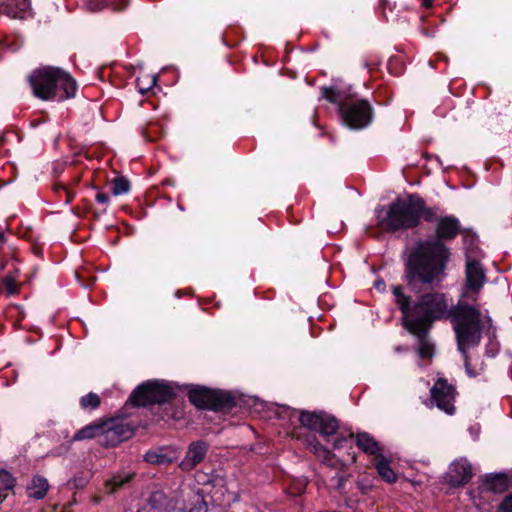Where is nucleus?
<instances>
[{"instance_id": "1", "label": "nucleus", "mask_w": 512, "mask_h": 512, "mask_svg": "<svg viewBox=\"0 0 512 512\" xmlns=\"http://www.w3.org/2000/svg\"><path fill=\"white\" fill-rule=\"evenodd\" d=\"M394 302L401 311L403 326L417 338L426 335L436 320L450 319L456 336L458 348L464 351L465 346H476L481 340L480 311L460 300L456 306L440 292H429L412 302L401 285L391 289Z\"/></svg>"}, {"instance_id": "2", "label": "nucleus", "mask_w": 512, "mask_h": 512, "mask_svg": "<svg viewBox=\"0 0 512 512\" xmlns=\"http://www.w3.org/2000/svg\"><path fill=\"white\" fill-rule=\"evenodd\" d=\"M432 222H436V237L417 241L405 260L404 278L414 292L422 286L435 287L443 280L450 257L444 241L454 239L460 232V222L452 215L438 217L436 211Z\"/></svg>"}, {"instance_id": "3", "label": "nucleus", "mask_w": 512, "mask_h": 512, "mask_svg": "<svg viewBox=\"0 0 512 512\" xmlns=\"http://www.w3.org/2000/svg\"><path fill=\"white\" fill-rule=\"evenodd\" d=\"M435 217L436 210L427 207L417 195H410L406 200H397L387 208L377 210L378 224L389 232L411 229L419 225L421 218L432 222Z\"/></svg>"}, {"instance_id": "4", "label": "nucleus", "mask_w": 512, "mask_h": 512, "mask_svg": "<svg viewBox=\"0 0 512 512\" xmlns=\"http://www.w3.org/2000/svg\"><path fill=\"white\" fill-rule=\"evenodd\" d=\"M27 80L33 95L43 101L61 102L76 95L75 79L58 67L45 66L34 69Z\"/></svg>"}, {"instance_id": "5", "label": "nucleus", "mask_w": 512, "mask_h": 512, "mask_svg": "<svg viewBox=\"0 0 512 512\" xmlns=\"http://www.w3.org/2000/svg\"><path fill=\"white\" fill-rule=\"evenodd\" d=\"M322 96L338 105L341 120L349 128L362 129L371 123L373 110L367 100H346L343 93L327 87L322 88Z\"/></svg>"}, {"instance_id": "6", "label": "nucleus", "mask_w": 512, "mask_h": 512, "mask_svg": "<svg viewBox=\"0 0 512 512\" xmlns=\"http://www.w3.org/2000/svg\"><path fill=\"white\" fill-rule=\"evenodd\" d=\"M299 421L303 427L319 432L327 440L330 436L336 434L332 444L335 450L352 447L353 433L348 435L337 433L338 421L330 414L325 412H301Z\"/></svg>"}, {"instance_id": "7", "label": "nucleus", "mask_w": 512, "mask_h": 512, "mask_svg": "<svg viewBox=\"0 0 512 512\" xmlns=\"http://www.w3.org/2000/svg\"><path fill=\"white\" fill-rule=\"evenodd\" d=\"M177 387L163 380H148L140 384L130 395L129 400L134 406L146 407L162 404L176 397Z\"/></svg>"}, {"instance_id": "8", "label": "nucleus", "mask_w": 512, "mask_h": 512, "mask_svg": "<svg viewBox=\"0 0 512 512\" xmlns=\"http://www.w3.org/2000/svg\"><path fill=\"white\" fill-rule=\"evenodd\" d=\"M189 401L197 408L219 410L233 404V397L225 392L195 386L188 391Z\"/></svg>"}, {"instance_id": "9", "label": "nucleus", "mask_w": 512, "mask_h": 512, "mask_svg": "<svg viewBox=\"0 0 512 512\" xmlns=\"http://www.w3.org/2000/svg\"><path fill=\"white\" fill-rule=\"evenodd\" d=\"M457 395L455 386L447 379L439 377L430 389V402L446 414L453 415L456 411Z\"/></svg>"}, {"instance_id": "10", "label": "nucleus", "mask_w": 512, "mask_h": 512, "mask_svg": "<svg viewBox=\"0 0 512 512\" xmlns=\"http://www.w3.org/2000/svg\"><path fill=\"white\" fill-rule=\"evenodd\" d=\"M103 430L100 436V445L114 447L119 443L128 440L133 435V429L129 424L108 420L102 423Z\"/></svg>"}, {"instance_id": "11", "label": "nucleus", "mask_w": 512, "mask_h": 512, "mask_svg": "<svg viewBox=\"0 0 512 512\" xmlns=\"http://www.w3.org/2000/svg\"><path fill=\"white\" fill-rule=\"evenodd\" d=\"M485 282V274L480 263L477 261H469L466 265V286L463 298H468L472 301L477 300V295L480 292Z\"/></svg>"}, {"instance_id": "12", "label": "nucleus", "mask_w": 512, "mask_h": 512, "mask_svg": "<svg viewBox=\"0 0 512 512\" xmlns=\"http://www.w3.org/2000/svg\"><path fill=\"white\" fill-rule=\"evenodd\" d=\"M473 476V468L466 458L453 461L446 473L445 479L453 487L467 484Z\"/></svg>"}, {"instance_id": "13", "label": "nucleus", "mask_w": 512, "mask_h": 512, "mask_svg": "<svg viewBox=\"0 0 512 512\" xmlns=\"http://www.w3.org/2000/svg\"><path fill=\"white\" fill-rule=\"evenodd\" d=\"M0 12L9 18L18 20L34 17L30 0H0Z\"/></svg>"}, {"instance_id": "14", "label": "nucleus", "mask_w": 512, "mask_h": 512, "mask_svg": "<svg viewBox=\"0 0 512 512\" xmlns=\"http://www.w3.org/2000/svg\"><path fill=\"white\" fill-rule=\"evenodd\" d=\"M209 449V445L204 441L192 442L186 451L185 457L179 464L183 471H191L201 463Z\"/></svg>"}, {"instance_id": "15", "label": "nucleus", "mask_w": 512, "mask_h": 512, "mask_svg": "<svg viewBox=\"0 0 512 512\" xmlns=\"http://www.w3.org/2000/svg\"><path fill=\"white\" fill-rule=\"evenodd\" d=\"M147 512H187L182 507H175L172 501L168 500L164 492L154 491L148 499Z\"/></svg>"}, {"instance_id": "16", "label": "nucleus", "mask_w": 512, "mask_h": 512, "mask_svg": "<svg viewBox=\"0 0 512 512\" xmlns=\"http://www.w3.org/2000/svg\"><path fill=\"white\" fill-rule=\"evenodd\" d=\"M508 477L504 473H491L485 475L482 486L486 491L500 494L508 489Z\"/></svg>"}, {"instance_id": "17", "label": "nucleus", "mask_w": 512, "mask_h": 512, "mask_svg": "<svg viewBox=\"0 0 512 512\" xmlns=\"http://www.w3.org/2000/svg\"><path fill=\"white\" fill-rule=\"evenodd\" d=\"M308 449L315 454V456L324 464L330 467H337L338 461L335 458V454L329 449L324 447L316 439L308 440Z\"/></svg>"}, {"instance_id": "18", "label": "nucleus", "mask_w": 512, "mask_h": 512, "mask_svg": "<svg viewBox=\"0 0 512 512\" xmlns=\"http://www.w3.org/2000/svg\"><path fill=\"white\" fill-rule=\"evenodd\" d=\"M356 445L364 453L373 455L375 458L382 455L379 443L368 433L362 432L356 435Z\"/></svg>"}, {"instance_id": "19", "label": "nucleus", "mask_w": 512, "mask_h": 512, "mask_svg": "<svg viewBox=\"0 0 512 512\" xmlns=\"http://www.w3.org/2000/svg\"><path fill=\"white\" fill-rule=\"evenodd\" d=\"M469 347L470 346L467 345L464 347V351H462L460 348H459V350L462 352V354L464 356V359H465L464 364H465V369H466L467 374L470 377H476V376L481 375L484 372L485 364L480 359V357L468 356L466 349Z\"/></svg>"}, {"instance_id": "20", "label": "nucleus", "mask_w": 512, "mask_h": 512, "mask_svg": "<svg viewBox=\"0 0 512 512\" xmlns=\"http://www.w3.org/2000/svg\"><path fill=\"white\" fill-rule=\"evenodd\" d=\"M103 430L102 423H94L86 425L85 427L78 430L73 435V441H82V440H88L95 437H98V442L100 443V436L101 432Z\"/></svg>"}, {"instance_id": "21", "label": "nucleus", "mask_w": 512, "mask_h": 512, "mask_svg": "<svg viewBox=\"0 0 512 512\" xmlns=\"http://www.w3.org/2000/svg\"><path fill=\"white\" fill-rule=\"evenodd\" d=\"M375 468L379 475L388 483H393L396 481L397 476L395 472L390 467V463L386 457L383 455H378L375 458Z\"/></svg>"}, {"instance_id": "22", "label": "nucleus", "mask_w": 512, "mask_h": 512, "mask_svg": "<svg viewBox=\"0 0 512 512\" xmlns=\"http://www.w3.org/2000/svg\"><path fill=\"white\" fill-rule=\"evenodd\" d=\"M48 488L49 484L46 478L35 476L28 486V495L35 499H42L47 494Z\"/></svg>"}, {"instance_id": "23", "label": "nucleus", "mask_w": 512, "mask_h": 512, "mask_svg": "<svg viewBox=\"0 0 512 512\" xmlns=\"http://www.w3.org/2000/svg\"><path fill=\"white\" fill-rule=\"evenodd\" d=\"M13 487V476L5 470H0V503H2L6 499L9 491H11Z\"/></svg>"}, {"instance_id": "24", "label": "nucleus", "mask_w": 512, "mask_h": 512, "mask_svg": "<svg viewBox=\"0 0 512 512\" xmlns=\"http://www.w3.org/2000/svg\"><path fill=\"white\" fill-rule=\"evenodd\" d=\"M132 473L118 474L115 475L112 479L107 482V488L109 492H115L116 490L122 488L126 483L130 482L132 479Z\"/></svg>"}, {"instance_id": "25", "label": "nucleus", "mask_w": 512, "mask_h": 512, "mask_svg": "<svg viewBox=\"0 0 512 512\" xmlns=\"http://www.w3.org/2000/svg\"><path fill=\"white\" fill-rule=\"evenodd\" d=\"M100 403L99 395L93 392L82 396L79 400V404L83 410H95L99 407Z\"/></svg>"}, {"instance_id": "26", "label": "nucleus", "mask_w": 512, "mask_h": 512, "mask_svg": "<svg viewBox=\"0 0 512 512\" xmlns=\"http://www.w3.org/2000/svg\"><path fill=\"white\" fill-rule=\"evenodd\" d=\"M157 83L156 75H143L138 77L136 80V85L140 93L144 94L145 92L152 89Z\"/></svg>"}, {"instance_id": "27", "label": "nucleus", "mask_w": 512, "mask_h": 512, "mask_svg": "<svg viewBox=\"0 0 512 512\" xmlns=\"http://www.w3.org/2000/svg\"><path fill=\"white\" fill-rule=\"evenodd\" d=\"M111 190L115 196L126 194L130 190V183L124 177H116L111 182Z\"/></svg>"}, {"instance_id": "28", "label": "nucleus", "mask_w": 512, "mask_h": 512, "mask_svg": "<svg viewBox=\"0 0 512 512\" xmlns=\"http://www.w3.org/2000/svg\"><path fill=\"white\" fill-rule=\"evenodd\" d=\"M425 337L426 335H423L421 338H418L420 341L418 354L421 358H431L434 352L433 345Z\"/></svg>"}, {"instance_id": "29", "label": "nucleus", "mask_w": 512, "mask_h": 512, "mask_svg": "<svg viewBox=\"0 0 512 512\" xmlns=\"http://www.w3.org/2000/svg\"><path fill=\"white\" fill-rule=\"evenodd\" d=\"M145 459L147 462L151 464H166L171 462V460L166 455L156 451L147 452L145 455Z\"/></svg>"}, {"instance_id": "30", "label": "nucleus", "mask_w": 512, "mask_h": 512, "mask_svg": "<svg viewBox=\"0 0 512 512\" xmlns=\"http://www.w3.org/2000/svg\"><path fill=\"white\" fill-rule=\"evenodd\" d=\"M2 289L7 292V294L11 295L16 292V282L12 276H6L2 280Z\"/></svg>"}, {"instance_id": "31", "label": "nucleus", "mask_w": 512, "mask_h": 512, "mask_svg": "<svg viewBox=\"0 0 512 512\" xmlns=\"http://www.w3.org/2000/svg\"><path fill=\"white\" fill-rule=\"evenodd\" d=\"M499 351V343L495 339H489L485 348V354L488 357H495Z\"/></svg>"}, {"instance_id": "32", "label": "nucleus", "mask_w": 512, "mask_h": 512, "mask_svg": "<svg viewBox=\"0 0 512 512\" xmlns=\"http://www.w3.org/2000/svg\"><path fill=\"white\" fill-rule=\"evenodd\" d=\"M499 512H512V494L505 497L499 506Z\"/></svg>"}, {"instance_id": "33", "label": "nucleus", "mask_w": 512, "mask_h": 512, "mask_svg": "<svg viewBox=\"0 0 512 512\" xmlns=\"http://www.w3.org/2000/svg\"><path fill=\"white\" fill-rule=\"evenodd\" d=\"M105 5L111 6L115 10L124 9L127 5L126 0H106Z\"/></svg>"}, {"instance_id": "34", "label": "nucleus", "mask_w": 512, "mask_h": 512, "mask_svg": "<svg viewBox=\"0 0 512 512\" xmlns=\"http://www.w3.org/2000/svg\"><path fill=\"white\" fill-rule=\"evenodd\" d=\"M96 201L101 204H108L109 202V196L106 193H97L96 194Z\"/></svg>"}, {"instance_id": "35", "label": "nucleus", "mask_w": 512, "mask_h": 512, "mask_svg": "<svg viewBox=\"0 0 512 512\" xmlns=\"http://www.w3.org/2000/svg\"><path fill=\"white\" fill-rule=\"evenodd\" d=\"M56 191H58V192L63 191L66 193L67 197L65 199V203H69L73 198V196L70 194V192L67 190V188L65 186L56 187Z\"/></svg>"}, {"instance_id": "36", "label": "nucleus", "mask_w": 512, "mask_h": 512, "mask_svg": "<svg viewBox=\"0 0 512 512\" xmlns=\"http://www.w3.org/2000/svg\"><path fill=\"white\" fill-rule=\"evenodd\" d=\"M374 287H375L378 291H384V290H385V287H386L384 280H382V279L376 280V281L374 282Z\"/></svg>"}, {"instance_id": "37", "label": "nucleus", "mask_w": 512, "mask_h": 512, "mask_svg": "<svg viewBox=\"0 0 512 512\" xmlns=\"http://www.w3.org/2000/svg\"><path fill=\"white\" fill-rule=\"evenodd\" d=\"M422 5L426 8H429L432 5V0H423Z\"/></svg>"}, {"instance_id": "38", "label": "nucleus", "mask_w": 512, "mask_h": 512, "mask_svg": "<svg viewBox=\"0 0 512 512\" xmlns=\"http://www.w3.org/2000/svg\"><path fill=\"white\" fill-rule=\"evenodd\" d=\"M485 320H486V322L489 324V327H491V325H492V320H491V318H490L489 316H485Z\"/></svg>"}, {"instance_id": "39", "label": "nucleus", "mask_w": 512, "mask_h": 512, "mask_svg": "<svg viewBox=\"0 0 512 512\" xmlns=\"http://www.w3.org/2000/svg\"><path fill=\"white\" fill-rule=\"evenodd\" d=\"M4 238H5L4 233L0 232V242L4 241Z\"/></svg>"}]
</instances>
